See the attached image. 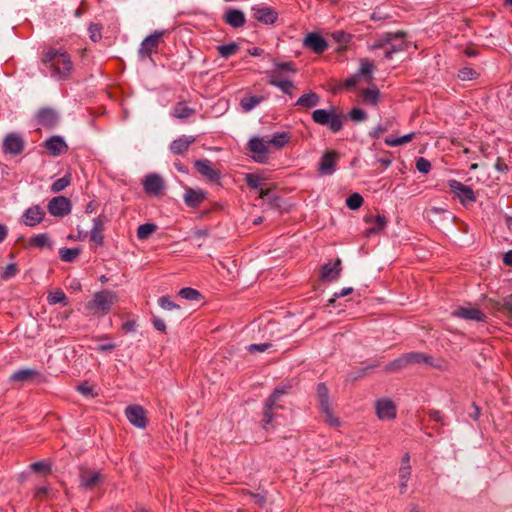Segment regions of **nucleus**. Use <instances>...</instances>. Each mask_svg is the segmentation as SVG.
<instances>
[{"mask_svg": "<svg viewBox=\"0 0 512 512\" xmlns=\"http://www.w3.org/2000/svg\"><path fill=\"white\" fill-rule=\"evenodd\" d=\"M42 62L51 70V76L58 79H66L70 76L73 65L70 56L63 50L48 49Z\"/></svg>", "mask_w": 512, "mask_h": 512, "instance_id": "f257e3e1", "label": "nucleus"}, {"mask_svg": "<svg viewBox=\"0 0 512 512\" xmlns=\"http://www.w3.org/2000/svg\"><path fill=\"white\" fill-rule=\"evenodd\" d=\"M118 302L116 292L101 290L94 293L92 299L85 304V311L90 316H104L110 312L112 306Z\"/></svg>", "mask_w": 512, "mask_h": 512, "instance_id": "f03ea898", "label": "nucleus"}, {"mask_svg": "<svg viewBox=\"0 0 512 512\" xmlns=\"http://www.w3.org/2000/svg\"><path fill=\"white\" fill-rule=\"evenodd\" d=\"M78 479L81 489L91 491L99 487L105 481V476L100 471L81 466L79 468Z\"/></svg>", "mask_w": 512, "mask_h": 512, "instance_id": "7ed1b4c3", "label": "nucleus"}, {"mask_svg": "<svg viewBox=\"0 0 512 512\" xmlns=\"http://www.w3.org/2000/svg\"><path fill=\"white\" fill-rule=\"evenodd\" d=\"M448 185L455 195L460 199L463 205L476 201L474 192L471 187L462 184L457 180H449Z\"/></svg>", "mask_w": 512, "mask_h": 512, "instance_id": "20e7f679", "label": "nucleus"}, {"mask_svg": "<svg viewBox=\"0 0 512 512\" xmlns=\"http://www.w3.org/2000/svg\"><path fill=\"white\" fill-rule=\"evenodd\" d=\"M128 421L135 427L143 429L147 425L146 411L140 405H130L125 409Z\"/></svg>", "mask_w": 512, "mask_h": 512, "instance_id": "39448f33", "label": "nucleus"}, {"mask_svg": "<svg viewBox=\"0 0 512 512\" xmlns=\"http://www.w3.org/2000/svg\"><path fill=\"white\" fill-rule=\"evenodd\" d=\"M47 208L51 215L63 217L70 213L71 202L64 196H57L49 201Z\"/></svg>", "mask_w": 512, "mask_h": 512, "instance_id": "423d86ee", "label": "nucleus"}, {"mask_svg": "<svg viewBox=\"0 0 512 512\" xmlns=\"http://www.w3.org/2000/svg\"><path fill=\"white\" fill-rule=\"evenodd\" d=\"M375 409L380 420H393L396 417V406L390 399H379L375 403Z\"/></svg>", "mask_w": 512, "mask_h": 512, "instance_id": "0eeeda50", "label": "nucleus"}, {"mask_svg": "<svg viewBox=\"0 0 512 512\" xmlns=\"http://www.w3.org/2000/svg\"><path fill=\"white\" fill-rule=\"evenodd\" d=\"M268 83L279 88L283 93L292 95L295 89L294 83L286 77H281L278 72H267Z\"/></svg>", "mask_w": 512, "mask_h": 512, "instance_id": "6e6552de", "label": "nucleus"}, {"mask_svg": "<svg viewBox=\"0 0 512 512\" xmlns=\"http://www.w3.org/2000/svg\"><path fill=\"white\" fill-rule=\"evenodd\" d=\"M162 35V32H155L147 36L140 45L139 55L141 57H150L153 52H156Z\"/></svg>", "mask_w": 512, "mask_h": 512, "instance_id": "1a4fd4ad", "label": "nucleus"}, {"mask_svg": "<svg viewBox=\"0 0 512 512\" xmlns=\"http://www.w3.org/2000/svg\"><path fill=\"white\" fill-rule=\"evenodd\" d=\"M45 217V211L39 205H33L26 209L22 218L26 226L34 227L40 224Z\"/></svg>", "mask_w": 512, "mask_h": 512, "instance_id": "9d476101", "label": "nucleus"}, {"mask_svg": "<svg viewBox=\"0 0 512 512\" xmlns=\"http://www.w3.org/2000/svg\"><path fill=\"white\" fill-rule=\"evenodd\" d=\"M3 148L6 153L12 155L20 154L24 149V140L16 133L8 134L3 141Z\"/></svg>", "mask_w": 512, "mask_h": 512, "instance_id": "9b49d317", "label": "nucleus"}, {"mask_svg": "<svg viewBox=\"0 0 512 512\" xmlns=\"http://www.w3.org/2000/svg\"><path fill=\"white\" fill-rule=\"evenodd\" d=\"M143 186L147 194L157 196L164 188V180L158 174H149L145 177Z\"/></svg>", "mask_w": 512, "mask_h": 512, "instance_id": "f8f14e48", "label": "nucleus"}, {"mask_svg": "<svg viewBox=\"0 0 512 512\" xmlns=\"http://www.w3.org/2000/svg\"><path fill=\"white\" fill-rule=\"evenodd\" d=\"M249 149L257 154L255 160L257 162H263L266 158V155L270 152L269 150V142L268 140H264L259 137H254L249 141Z\"/></svg>", "mask_w": 512, "mask_h": 512, "instance_id": "ddd939ff", "label": "nucleus"}, {"mask_svg": "<svg viewBox=\"0 0 512 512\" xmlns=\"http://www.w3.org/2000/svg\"><path fill=\"white\" fill-rule=\"evenodd\" d=\"M254 18L266 25L273 24L277 21L278 13L271 7H253Z\"/></svg>", "mask_w": 512, "mask_h": 512, "instance_id": "4468645a", "label": "nucleus"}, {"mask_svg": "<svg viewBox=\"0 0 512 512\" xmlns=\"http://www.w3.org/2000/svg\"><path fill=\"white\" fill-rule=\"evenodd\" d=\"M452 316L465 320L484 321L485 315L473 306L460 307L452 312Z\"/></svg>", "mask_w": 512, "mask_h": 512, "instance_id": "2eb2a0df", "label": "nucleus"}, {"mask_svg": "<svg viewBox=\"0 0 512 512\" xmlns=\"http://www.w3.org/2000/svg\"><path fill=\"white\" fill-rule=\"evenodd\" d=\"M303 45L315 53H322L328 48L326 40L317 33H309L303 40Z\"/></svg>", "mask_w": 512, "mask_h": 512, "instance_id": "dca6fc26", "label": "nucleus"}, {"mask_svg": "<svg viewBox=\"0 0 512 512\" xmlns=\"http://www.w3.org/2000/svg\"><path fill=\"white\" fill-rule=\"evenodd\" d=\"M195 168L197 171L207 178L209 181H217L220 178V173L213 168L212 163L207 159L197 160L195 162Z\"/></svg>", "mask_w": 512, "mask_h": 512, "instance_id": "f3484780", "label": "nucleus"}, {"mask_svg": "<svg viewBox=\"0 0 512 512\" xmlns=\"http://www.w3.org/2000/svg\"><path fill=\"white\" fill-rule=\"evenodd\" d=\"M364 221L366 223H373L374 225L372 227H370L369 229L366 230L365 232V235L367 237H370L371 235L373 234H377V233H380L386 226L387 224V219L378 214L376 216H373V215H366L364 217Z\"/></svg>", "mask_w": 512, "mask_h": 512, "instance_id": "a211bd4d", "label": "nucleus"}, {"mask_svg": "<svg viewBox=\"0 0 512 512\" xmlns=\"http://www.w3.org/2000/svg\"><path fill=\"white\" fill-rule=\"evenodd\" d=\"M336 158L335 151H327L321 158L319 172L323 175L332 174L335 171Z\"/></svg>", "mask_w": 512, "mask_h": 512, "instance_id": "6ab92c4d", "label": "nucleus"}, {"mask_svg": "<svg viewBox=\"0 0 512 512\" xmlns=\"http://www.w3.org/2000/svg\"><path fill=\"white\" fill-rule=\"evenodd\" d=\"M44 146L53 156L61 155L68 149L65 141L59 136L49 138L45 141Z\"/></svg>", "mask_w": 512, "mask_h": 512, "instance_id": "aec40b11", "label": "nucleus"}, {"mask_svg": "<svg viewBox=\"0 0 512 512\" xmlns=\"http://www.w3.org/2000/svg\"><path fill=\"white\" fill-rule=\"evenodd\" d=\"M341 270V259L338 258L334 264L327 263L322 267L321 279L325 281L336 280L340 276Z\"/></svg>", "mask_w": 512, "mask_h": 512, "instance_id": "412c9836", "label": "nucleus"}, {"mask_svg": "<svg viewBox=\"0 0 512 512\" xmlns=\"http://www.w3.org/2000/svg\"><path fill=\"white\" fill-rule=\"evenodd\" d=\"M396 33H401V36L399 39L388 44L387 49L385 50L386 59H391L395 53L404 51L408 48V42L405 41L406 33L403 31H397Z\"/></svg>", "mask_w": 512, "mask_h": 512, "instance_id": "4be33fe9", "label": "nucleus"}, {"mask_svg": "<svg viewBox=\"0 0 512 512\" xmlns=\"http://www.w3.org/2000/svg\"><path fill=\"white\" fill-rule=\"evenodd\" d=\"M39 375H40V373L36 369H32V368L21 369V370L15 371L10 376V381L19 382V383L31 382Z\"/></svg>", "mask_w": 512, "mask_h": 512, "instance_id": "5701e85b", "label": "nucleus"}, {"mask_svg": "<svg viewBox=\"0 0 512 512\" xmlns=\"http://www.w3.org/2000/svg\"><path fill=\"white\" fill-rule=\"evenodd\" d=\"M105 223L104 217H97L93 220V227L90 231V240L97 246L103 245L104 237L102 235V229Z\"/></svg>", "mask_w": 512, "mask_h": 512, "instance_id": "b1692460", "label": "nucleus"}, {"mask_svg": "<svg viewBox=\"0 0 512 512\" xmlns=\"http://www.w3.org/2000/svg\"><path fill=\"white\" fill-rule=\"evenodd\" d=\"M224 20L233 28L242 27L246 22L244 13L238 9L228 10L224 16Z\"/></svg>", "mask_w": 512, "mask_h": 512, "instance_id": "393cba45", "label": "nucleus"}, {"mask_svg": "<svg viewBox=\"0 0 512 512\" xmlns=\"http://www.w3.org/2000/svg\"><path fill=\"white\" fill-rule=\"evenodd\" d=\"M37 118L38 123L45 127H52L58 121L56 112L48 108L41 109L37 114Z\"/></svg>", "mask_w": 512, "mask_h": 512, "instance_id": "a878e982", "label": "nucleus"}, {"mask_svg": "<svg viewBox=\"0 0 512 512\" xmlns=\"http://www.w3.org/2000/svg\"><path fill=\"white\" fill-rule=\"evenodd\" d=\"M205 199V193L201 190H194L192 188L186 189L184 200L190 207H197Z\"/></svg>", "mask_w": 512, "mask_h": 512, "instance_id": "bb28decb", "label": "nucleus"}, {"mask_svg": "<svg viewBox=\"0 0 512 512\" xmlns=\"http://www.w3.org/2000/svg\"><path fill=\"white\" fill-rule=\"evenodd\" d=\"M194 141L195 139L191 136H181L172 142L170 150L174 154H181L186 151Z\"/></svg>", "mask_w": 512, "mask_h": 512, "instance_id": "cd10ccee", "label": "nucleus"}, {"mask_svg": "<svg viewBox=\"0 0 512 512\" xmlns=\"http://www.w3.org/2000/svg\"><path fill=\"white\" fill-rule=\"evenodd\" d=\"M274 65V69L269 72H278L281 77H285V74H295L297 72V68L294 62H279L276 60L272 61Z\"/></svg>", "mask_w": 512, "mask_h": 512, "instance_id": "c85d7f7f", "label": "nucleus"}, {"mask_svg": "<svg viewBox=\"0 0 512 512\" xmlns=\"http://www.w3.org/2000/svg\"><path fill=\"white\" fill-rule=\"evenodd\" d=\"M401 36V33H391L387 32L383 35H381L371 46L370 50H376L380 48L387 49V46L389 43L399 39Z\"/></svg>", "mask_w": 512, "mask_h": 512, "instance_id": "c756f323", "label": "nucleus"}, {"mask_svg": "<svg viewBox=\"0 0 512 512\" xmlns=\"http://www.w3.org/2000/svg\"><path fill=\"white\" fill-rule=\"evenodd\" d=\"M319 102L320 97L315 92L309 91L308 93L298 98L296 105L304 108H312L317 106Z\"/></svg>", "mask_w": 512, "mask_h": 512, "instance_id": "7c9ffc66", "label": "nucleus"}, {"mask_svg": "<svg viewBox=\"0 0 512 512\" xmlns=\"http://www.w3.org/2000/svg\"><path fill=\"white\" fill-rule=\"evenodd\" d=\"M335 109L331 108L330 110L325 109H317L312 113V119L315 123L320 125H327L329 123L330 118L335 113Z\"/></svg>", "mask_w": 512, "mask_h": 512, "instance_id": "2f4dec72", "label": "nucleus"}, {"mask_svg": "<svg viewBox=\"0 0 512 512\" xmlns=\"http://www.w3.org/2000/svg\"><path fill=\"white\" fill-rule=\"evenodd\" d=\"M28 246L41 248V249L45 248V247L50 248L52 246V242H51L48 234L42 233V234H37V235L32 236L29 239Z\"/></svg>", "mask_w": 512, "mask_h": 512, "instance_id": "473e14b6", "label": "nucleus"}, {"mask_svg": "<svg viewBox=\"0 0 512 512\" xmlns=\"http://www.w3.org/2000/svg\"><path fill=\"white\" fill-rule=\"evenodd\" d=\"M284 392L282 390H275L274 393L268 398L266 401V409L264 411V418L263 421L265 424H270L272 422V407L275 404L277 398L279 395L283 394Z\"/></svg>", "mask_w": 512, "mask_h": 512, "instance_id": "72a5a7b5", "label": "nucleus"}, {"mask_svg": "<svg viewBox=\"0 0 512 512\" xmlns=\"http://www.w3.org/2000/svg\"><path fill=\"white\" fill-rule=\"evenodd\" d=\"M380 92L376 87L365 89L361 92L360 97L366 104L377 105Z\"/></svg>", "mask_w": 512, "mask_h": 512, "instance_id": "f704fd0d", "label": "nucleus"}, {"mask_svg": "<svg viewBox=\"0 0 512 512\" xmlns=\"http://www.w3.org/2000/svg\"><path fill=\"white\" fill-rule=\"evenodd\" d=\"M265 100V97L263 96H246L241 99L240 106L242 109L246 112L251 111L254 109L257 105H259L261 102Z\"/></svg>", "mask_w": 512, "mask_h": 512, "instance_id": "c9c22d12", "label": "nucleus"}, {"mask_svg": "<svg viewBox=\"0 0 512 512\" xmlns=\"http://www.w3.org/2000/svg\"><path fill=\"white\" fill-rule=\"evenodd\" d=\"M405 360H407V366L411 364H420V363H429L430 357L419 352H411L403 355Z\"/></svg>", "mask_w": 512, "mask_h": 512, "instance_id": "e433bc0d", "label": "nucleus"}, {"mask_svg": "<svg viewBox=\"0 0 512 512\" xmlns=\"http://www.w3.org/2000/svg\"><path fill=\"white\" fill-rule=\"evenodd\" d=\"M81 253V248H61L59 255L64 262H73Z\"/></svg>", "mask_w": 512, "mask_h": 512, "instance_id": "4c0bfd02", "label": "nucleus"}, {"mask_svg": "<svg viewBox=\"0 0 512 512\" xmlns=\"http://www.w3.org/2000/svg\"><path fill=\"white\" fill-rule=\"evenodd\" d=\"M290 140V134L287 132H281L273 135L271 139L268 140L269 145L275 146L277 149L283 148Z\"/></svg>", "mask_w": 512, "mask_h": 512, "instance_id": "58836bf2", "label": "nucleus"}, {"mask_svg": "<svg viewBox=\"0 0 512 512\" xmlns=\"http://www.w3.org/2000/svg\"><path fill=\"white\" fill-rule=\"evenodd\" d=\"M407 367V360H405L404 356H401L389 364L386 365L385 371L388 373H395Z\"/></svg>", "mask_w": 512, "mask_h": 512, "instance_id": "ea45409f", "label": "nucleus"}, {"mask_svg": "<svg viewBox=\"0 0 512 512\" xmlns=\"http://www.w3.org/2000/svg\"><path fill=\"white\" fill-rule=\"evenodd\" d=\"M331 36L337 43L341 44V46L338 48L339 52L344 51L346 49L345 44L351 40V35L345 33L342 30L333 32Z\"/></svg>", "mask_w": 512, "mask_h": 512, "instance_id": "a19ab883", "label": "nucleus"}, {"mask_svg": "<svg viewBox=\"0 0 512 512\" xmlns=\"http://www.w3.org/2000/svg\"><path fill=\"white\" fill-rule=\"evenodd\" d=\"M217 50L222 57L228 58L239 50V45L236 42H231L226 45L218 46Z\"/></svg>", "mask_w": 512, "mask_h": 512, "instance_id": "79ce46f5", "label": "nucleus"}, {"mask_svg": "<svg viewBox=\"0 0 512 512\" xmlns=\"http://www.w3.org/2000/svg\"><path fill=\"white\" fill-rule=\"evenodd\" d=\"M414 136H415L414 133H409V134H406V135H404L402 137H398V138L388 137L385 139V143L388 146H392V147L400 146V145H404V144L410 142L414 138Z\"/></svg>", "mask_w": 512, "mask_h": 512, "instance_id": "37998d69", "label": "nucleus"}, {"mask_svg": "<svg viewBox=\"0 0 512 512\" xmlns=\"http://www.w3.org/2000/svg\"><path fill=\"white\" fill-rule=\"evenodd\" d=\"M156 228L157 226L153 223L142 224L137 229V237L141 240L147 239Z\"/></svg>", "mask_w": 512, "mask_h": 512, "instance_id": "c03bdc74", "label": "nucleus"}, {"mask_svg": "<svg viewBox=\"0 0 512 512\" xmlns=\"http://www.w3.org/2000/svg\"><path fill=\"white\" fill-rule=\"evenodd\" d=\"M48 302L49 304L52 305L57 303H63L64 305H66L67 297L61 289H56L48 294Z\"/></svg>", "mask_w": 512, "mask_h": 512, "instance_id": "a18cd8bd", "label": "nucleus"}, {"mask_svg": "<svg viewBox=\"0 0 512 512\" xmlns=\"http://www.w3.org/2000/svg\"><path fill=\"white\" fill-rule=\"evenodd\" d=\"M193 110L185 104L179 103L173 111V116L179 119H186L193 114Z\"/></svg>", "mask_w": 512, "mask_h": 512, "instance_id": "49530a36", "label": "nucleus"}, {"mask_svg": "<svg viewBox=\"0 0 512 512\" xmlns=\"http://www.w3.org/2000/svg\"><path fill=\"white\" fill-rule=\"evenodd\" d=\"M317 393H318L321 409H328L329 399H328L327 387L324 384H319L317 387Z\"/></svg>", "mask_w": 512, "mask_h": 512, "instance_id": "de8ad7c7", "label": "nucleus"}, {"mask_svg": "<svg viewBox=\"0 0 512 512\" xmlns=\"http://www.w3.org/2000/svg\"><path fill=\"white\" fill-rule=\"evenodd\" d=\"M363 197L359 193H353L346 200V205L351 210H356L363 204Z\"/></svg>", "mask_w": 512, "mask_h": 512, "instance_id": "09e8293b", "label": "nucleus"}, {"mask_svg": "<svg viewBox=\"0 0 512 512\" xmlns=\"http://www.w3.org/2000/svg\"><path fill=\"white\" fill-rule=\"evenodd\" d=\"M342 119L343 116L341 114H337L336 112L333 114L327 124L332 132H339L342 129Z\"/></svg>", "mask_w": 512, "mask_h": 512, "instance_id": "8fccbe9b", "label": "nucleus"}, {"mask_svg": "<svg viewBox=\"0 0 512 512\" xmlns=\"http://www.w3.org/2000/svg\"><path fill=\"white\" fill-rule=\"evenodd\" d=\"M179 295L186 300H200L201 294L193 288H183L179 291Z\"/></svg>", "mask_w": 512, "mask_h": 512, "instance_id": "3c124183", "label": "nucleus"}, {"mask_svg": "<svg viewBox=\"0 0 512 512\" xmlns=\"http://www.w3.org/2000/svg\"><path fill=\"white\" fill-rule=\"evenodd\" d=\"M478 75L479 74L474 69H472L470 67H464V68L460 69L458 72L459 79H461L463 81L476 79L478 77Z\"/></svg>", "mask_w": 512, "mask_h": 512, "instance_id": "603ef678", "label": "nucleus"}, {"mask_svg": "<svg viewBox=\"0 0 512 512\" xmlns=\"http://www.w3.org/2000/svg\"><path fill=\"white\" fill-rule=\"evenodd\" d=\"M70 184V176H64L57 179L51 186V190L55 193L64 190Z\"/></svg>", "mask_w": 512, "mask_h": 512, "instance_id": "864d4df0", "label": "nucleus"}, {"mask_svg": "<svg viewBox=\"0 0 512 512\" xmlns=\"http://www.w3.org/2000/svg\"><path fill=\"white\" fill-rule=\"evenodd\" d=\"M322 412L325 415V422L330 426L338 427L340 425V420L333 415L330 406H328V409H322Z\"/></svg>", "mask_w": 512, "mask_h": 512, "instance_id": "5fc2aeb1", "label": "nucleus"}, {"mask_svg": "<svg viewBox=\"0 0 512 512\" xmlns=\"http://www.w3.org/2000/svg\"><path fill=\"white\" fill-rule=\"evenodd\" d=\"M18 272V268L16 266V264L14 263H11V264H8L2 271L1 273V278L2 279H10L12 277H14Z\"/></svg>", "mask_w": 512, "mask_h": 512, "instance_id": "6e6d98bb", "label": "nucleus"}, {"mask_svg": "<svg viewBox=\"0 0 512 512\" xmlns=\"http://www.w3.org/2000/svg\"><path fill=\"white\" fill-rule=\"evenodd\" d=\"M88 31H89V36H90V39L93 41V42H97L101 39L102 35H101V27L97 24H90L89 28H88Z\"/></svg>", "mask_w": 512, "mask_h": 512, "instance_id": "4d7b16f0", "label": "nucleus"}, {"mask_svg": "<svg viewBox=\"0 0 512 512\" xmlns=\"http://www.w3.org/2000/svg\"><path fill=\"white\" fill-rule=\"evenodd\" d=\"M374 66L367 59H362L360 61L359 74L361 75H370L373 72Z\"/></svg>", "mask_w": 512, "mask_h": 512, "instance_id": "13d9d810", "label": "nucleus"}, {"mask_svg": "<svg viewBox=\"0 0 512 512\" xmlns=\"http://www.w3.org/2000/svg\"><path fill=\"white\" fill-rule=\"evenodd\" d=\"M158 303H159L160 307L165 310L179 309V305L172 302L170 300V298L167 296H163V297L159 298Z\"/></svg>", "mask_w": 512, "mask_h": 512, "instance_id": "bf43d9fd", "label": "nucleus"}, {"mask_svg": "<svg viewBox=\"0 0 512 512\" xmlns=\"http://www.w3.org/2000/svg\"><path fill=\"white\" fill-rule=\"evenodd\" d=\"M416 168L419 172L427 174L431 169V164L427 159L420 157L416 162Z\"/></svg>", "mask_w": 512, "mask_h": 512, "instance_id": "052dcab7", "label": "nucleus"}, {"mask_svg": "<svg viewBox=\"0 0 512 512\" xmlns=\"http://www.w3.org/2000/svg\"><path fill=\"white\" fill-rule=\"evenodd\" d=\"M349 116L354 122H360L366 119V113L360 108L352 109L349 113Z\"/></svg>", "mask_w": 512, "mask_h": 512, "instance_id": "680f3d73", "label": "nucleus"}, {"mask_svg": "<svg viewBox=\"0 0 512 512\" xmlns=\"http://www.w3.org/2000/svg\"><path fill=\"white\" fill-rule=\"evenodd\" d=\"M260 177L253 174H247L245 181L250 188L257 189L260 187Z\"/></svg>", "mask_w": 512, "mask_h": 512, "instance_id": "e2e57ef3", "label": "nucleus"}, {"mask_svg": "<svg viewBox=\"0 0 512 512\" xmlns=\"http://www.w3.org/2000/svg\"><path fill=\"white\" fill-rule=\"evenodd\" d=\"M271 347V344L270 343H262V344H251L249 346H247V350L250 352V353H255V352H265L267 349H269Z\"/></svg>", "mask_w": 512, "mask_h": 512, "instance_id": "0e129e2a", "label": "nucleus"}, {"mask_svg": "<svg viewBox=\"0 0 512 512\" xmlns=\"http://www.w3.org/2000/svg\"><path fill=\"white\" fill-rule=\"evenodd\" d=\"M31 469L34 470L35 472H40V471H50L51 470V466L45 462V461H39V462H35L31 465Z\"/></svg>", "mask_w": 512, "mask_h": 512, "instance_id": "69168bd1", "label": "nucleus"}, {"mask_svg": "<svg viewBox=\"0 0 512 512\" xmlns=\"http://www.w3.org/2000/svg\"><path fill=\"white\" fill-rule=\"evenodd\" d=\"M209 236V230L207 228L193 230L190 234V238L205 239Z\"/></svg>", "mask_w": 512, "mask_h": 512, "instance_id": "338daca9", "label": "nucleus"}, {"mask_svg": "<svg viewBox=\"0 0 512 512\" xmlns=\"http://www.w3.org/2000/svg\"><path fill=\"white\" fill-rule=\"evenodd\" d=\"M410 469L411 467L409 465H402L399 469V478L400 480L408 481L410 477Z\"/></svg>", "mask_w": 512, "mask_h": 512, "instance_id": "774afa93", "label": "nucleus"}]
</instances>
